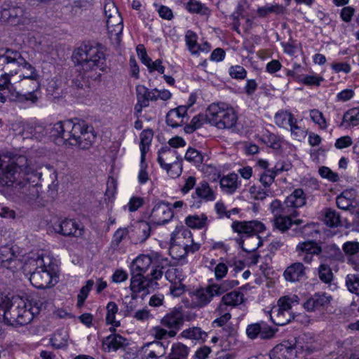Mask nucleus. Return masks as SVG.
Instances as JSON below:
<instances>
[{
	"label": "nucleus",
	"mask_w": 359,
	"mask_h": 359,
	"mask_svg": "<svg viewBox=\"0 0 359 359\" xmlns=\"http://www.w3.org/2000/svg\"><path fill=\"white\" fill-rule=\"evenodd\" d=\"M330 302V297L317 293L304 302L303 306L307 311L312 312L324 308L329 304Z\"/></svg>",
	"instance_id": "25"
},
{
	"label": "nucleus",
	"mask_w": 359,
	"mask_h": 359,
	"mask_svg": "<svg viewBox=\"0 0 359 359\" xmlns=\"http://www.w3.org/2000/svg\"><path fill=\"white\" fill-rule=\"evenodd\" d=\"M19 74V77L32 81L34 88H38L39 74L36 69L28 63L17 50L9 48L0 50V77H11Z\"/></svg>",
	"instance_id": "3"
},
{
	"label": "nucleus",
	"mask_w": 359,
	"mask_h": 359,
	"mask_svg": "<svg viewBox=\"0 0 359 359\" xmlns=\"http://www.w3.org/2000/svg\"><path fill=\"white\" fill-rule=\"evenodd\" d=\"M68 332L65 329L57 330L50 339V343L55 348H61L67 346Z\"/></svg>",
	"instance_id": "38"
},
{
	"label": "nucleus",
	"mask_w": 359,
	"mask_h": 359,
	"mask_svg": "<svg viewBox=\"0 0 359 359\" xmlns=\"http://www.w3.org/2000/svg\"><path fill=\"white\" fill-rule=\"evenodd\" d=\"M289 126L290 128L291 135L294 139L300 141L306 137L307 132L297 125L296 118L292 121V123H290Z\"/></svg>",
	"instance_id": "61"
},
{
	"label": "nucleus",
	"mask_w": 359,
	"mask_h": 359,
	"mask_svg": "<svg viewBox=\"0 0 359 359\" xmlns=\"http://www.w3.org/2000/svg\"><path fill=\"white\" fill-rule=\"evenodd\" d=\"M186 8L191 13H198L201 15H208V13L207 7L196 0H189L186 5Z\"/></svg>",
	"instance_id": "57"
},
{
	"label": "nucleus",
	"mask_w": 359,
	"mask_h": 359,
	"mask_svg": "<svg viewBox=\"0 0 359 359\" xmlns=\"http://www.w3.org/2000/svg\"><path fill=\"white\" fill-rule=\"evenodd\" d=\"M184 322V311L180 308H175L161 320V324L170 330L176 332L182 327Z\"/></svg>",
	"instance_id": "18"
},
{
	"label": "nucleus",
	"mask_w": 359,
	"mask_h": 359,
	"mask_svg": "<svg viewBox=\"0 0 359 359\" xmlns=\"http://www.w3.org/2000/svg\"><path fill=\"white\" fill-rule=\"evenodd\" d=\"M180 335L186 339L205 341L208 337V333L202 330L199 327H193L183 330Z\"/></svg>",
	"instance_id": "37"
},
{
	"label": "nucleus",
	"mask_w": 359,
	"mask_h": 359,
	"mask_svg": "<svg viewBox=\"0 0 359 359\" xmlns=\"http://www.w3.org/2000/svg\"><path fill=\"white\" fill-rule=\"evenodd\" d=\"M128 344L127 339L117 334H112L102 340V348L104 351H116Z\"/></svg>",
	"instance_id": "26"
},
{
	"label": "nucleus",
	"mask_w": 359,
	"mask_h": 359,
	"mask_svg": "<svg viewBox=\"0 0 359 359\" xmlns=\"http://www.w3.org/2000/svg\"><path fill=\"white\" fill-rule=\"evenodd\" d=\"M151 226L149 222L141 221L135 226V233L137 234V243L144 242L150 236Z\"/></svg>",
	"instance_id": "45"
},
{
	"label": "nucleus",
	"mask_w": 359,
	"mask_h": 359,
	"mask_svg": "<svg viewBox=\"0 0 359 359\" xmlns=\"http://www.w3.org/2000/svg\"><path fill=\"white\" fill-rule=\"evenodd\" d=\"M322 246L314 241L303 242L297 246V251L300 252H307L312 256L321 255Z\"/></svg>",
	"instance_id": "39"
},
{
	"label": "nucleus",
	"mask_w": 359,
	"mask_h": 359,
	"mask_svg": "<svg viewBox=\"0 0 359 359\" xmlns=\"http://www.w3.org/2000/svg\"><path fill=\"white\" fill-rule=\"evenodd\" d=\"M270 318L275 325L283 326L289 323L292 320H294V316L291 311L275 306L271 311Z\"/></svg>",
	"instance_id": "29"
},
{
	"label": "nucleus",
	"mask_w": 359,
	"mask_h": 359,
	"mask_svg": "<svg viewBox=\"0 0 359 359\" xmlns=\"http://www.w3.org/2000/svg\"><path fill=\"white\" fill-rule=\"evenodd\" d=\"M184 158L194 165H199L203 162V156L195 149L189 148L184 156Z\"/></svg>",
	"instance_id": "64"
},
{
	"label": "nucleus",
	"mask_w": 359,
	"mask_h": 359,
	"mask_svg": "<svg viewBox=\"0 0 359 359\" xmlns=\"http://www.w3.org/2000/svg\"><path fill=\"white\" fill-rule=\"evenodd\" d=\"M165 276L171 283L178 284L184 279L182 269L178 267H171L165 272Z\"/></svg>",
	"instance_id": "51"
},
{
	"label": "nucleus",
	"mask_w": 359,
	"mask_h": 359,
	"mask_svg": "<svg viewBox=\"0 0 359 359\" xmlns=\"http://www.w3.org/2000/svg\"><path fill=\"white\" fill-rule=\"evenodd\" d=\"M104 9L107 18L106 27L109 37L116 42H119L123 28L122 18L114 3L111 0L105 3Z\"/></svg>",
	"instance_id": "8"
},
{
	"label": "nucleus",
	"mask_w": 359,
	"mask_h": 359,
	"mask_svg": "<svg viewBox=\"0 0 359 359\" xmlns=\"http://www.w3.org/2000/svg\"><path fill=\"white\" fill-rule=\"evenodd\" d=\"M189 354V348L187 346L178 343L173 344L170 355L177 359H187Z\"/></svg>",
	"instance_id": "58"
},
{
	"label": "nucleus",
	"mask_w": 359,
	"mask_h": 359,
	"mask_svg": "<svg viewBox=\"0 0 359 359\" xmlns=\"http://www.w3.org/2000/svg\"><path fill=\"white\" fill-rule=\"evenodd\" d=\"M222 299L229 307H236L244 302V294L239 291H231L224 294Z\"/></svg>",
	"instance_id": "42"
},
{
	"label": "nucleus",
	"mask_w": 359,
	"mask_h": 359,
	"mask_svg": "<svg viewBox=\"0 0 359 359\" xmlns=\"http://www.w3.org/2000/svg\"><path fill=\"white\" fill-rule=\"evenodd\" d=\"M345 282L348 290L359 297V274H348Z\"/></svg>",
	"instance_id": "54"
},
{
	"label": "nucleus",
	"mask_w": 359,
	"mask_h": 359,
	"mask_svg": "<svg viewBox=\"0 0 359 359\" xmlns=\"http://www.w3.org/2000/svg\"><path fill=\"white\" fill-rule=\"evenodd\" d=\"M62 128L60 142L65 144L78 146L81 149L90 147L88 123L79 118L60 121Z\"/></svg>",
	"instance_id": "5"
},
{
	"label": "nucleus",
	"mask_w": 359,
	"mask_h": 359,
	"mask_svg": "<svg viewBox=\"0 0 359 359\" xmlns=\"http://www.w3.org/2000/svg\"><path fill=\"white\" fill-rule=\"evenodd\" d=\"M219 182L222 189L229 194L234 193L239 185L238 183V175L234 173L224 176L221 178Z\"/></svg>",
	"instance_id": "35"
},
{
	"label": "nucleus",
	"mask_w": 359,
	"mask_h": 359,
	"mask_svg": "<svg viewBox=\"0 0 359 359\" xmlns=\"http://www.w3.org/2000/svg\"><path fill=\"white\" fill-rule=\"evenodd\" d=\"M46 308V302L38 296L27 301L17 299L13 302L7 296L0 295V316L10 325H27Z\"/></svg>",
	"instance_id": "1"
},
{
	"label": "nucleus",
	"mask_w": 359,
	"mask_h": 359,
	"mask_svg": "<svg viewBox=\"0 0 359 359\" xmlns=\"http://www.w3.org/2000/svg\"><path fill=\"white\" fill-rule=\"evenodd\" d=\"M231 229L233 232L238 233V238H242L250 236L254 233H262L266 230L264 224L257 220L234 221L231 224Z\"/></svg>",
	"instance_id": "13"
},
{
	"label": "nucleus",
	"mask_w": 359,
	"mask_h": 359,
	"mask_svg": "<svg viewBox=\"0 0 359 359\" xmlns=\"http://www.w3.org/2000/svg\"><path fill=\"white\" fill-rule=\"evenodd\" d=\"M322 249L320 259L323 261L344 262V255L336 244L331 243L324 245Z\"/></svg>",
	"instance_id": "23"
},
{
	"label": "nucleus",
	"mask_w": 359,
	"mask_h": 359,
	"mask_svg": "<svg viewBox=\"0 0 359 359\" xmlns=\"http://www.w3.org/2000/svg\"><path fill=\"white\" fill-rule=\"evenodd\" d=\"M305 266L301 262H295L287 266L284 271V277L290 282H297L306 276Z\"/></svg>",
	"instance_id": "27"
},
{
	"label": "nucleus",
	"mask_w": 359,
	"mask_h": 359,
	"mask_svg": "<svg viewBox=\"0 0 359 359\" xmlns=\"http://www.w3.org/2000/svg\"><path fill=\"white\" fill-rule=\"evenodd\" d=\"M170 204L163 201L158 202L149 215L150 222L156 225H163L168 222L173 217Z\"/></svg>",
	"instance_id": "14"
},
{
	"label": "nucleus",
	"mask_w": 359,
	"mask_h": 359,
	"mask_svg": "<svg viewBox=\"0 0 359 359\" xmlns=\"http://www.w3.org/2000/svg\"><path fill=\"white\" fill-rule=\"evenodd\" d=\"M157 160L161 168L181 162L177 150L169 147H163L158 151Z\"/></svg>",
	"instance_id": "22"
},
{
	"label": "nucleus",
	"mask_w": 359,
	"mask_h": 359,
	"mask_svg": "<svg viewBox=\"0 0 359 359\" xmlns=\"http://www.w3.org/2000/svg\"><path fill=\"white\" fill-rule=\"evenodd\" d=\"M275 177L276 175L273 172L272 170H263L259 174V180L262 186L266 189L272 184V183L274 182Z\"/></svg>",
	"instance_id": "63"
},
{
	"label": "nucleus",
	"mask_w": 359,
	"mask_h": 359,
	"mask_svg": "<svg viewBox=\"0 0 359 359\" xmlns=\"http://www.w3.org/2000/svg\"><path fill=\"white\" fill-rule=\"evenodd\" d=\"M90 47L85 44L76 48L73 54V60L76 65H80L83 69H90L89 55Z\"/></svg>",
	"instance_id": "33"
},
{
	"label": "nucleus",
	"mask_w": 359,
	"mask_h": 359,
	"mask_svg": "<svg viewBox=\"0 0 359 359\" xmlns=\"http://www.w3.org/2000/svg\"><path fill=\"white\" fill-rule=\"evenodd\" d=\"M106 52V46L100 43L91 45V70L99 69L104 72L108 68Z\"/></svg>",
	"instance_id": "17"
},
{
	"label": "nucleus",
	"mask_w": 359,
	"mask_h": 359,
	"mask_svg": "<svg viewBox=\"0 0 359 359\" xmlns=\"http://www.w3.org/2000/svg\"><path fill=\"white\" fill-rule=\"evenodd\" d=\"M305 203L306 196L304 191L302 189H296L286 198L284 203L282 205L290 209L294 210V208L302 207Z\"/></svg>",
	"instance_id": "30"
},
{
	"label": "nucleus",
	"mask_w": 359,
	"mask_h": 359,
	"mask_svg": "<svg viewBox=\"0 0 359 359\" xmlns=\"http://www.w3.org/2000/svg\"><path fill=\"white\" fill-rule=\"evenodd\" d=\"M206 118L218 129L231 128L237 122L234 109L224 102L211 104L206 110Z\"/></svg>",
	"instance_id": "6"
},
{
	"label": "nucleus",
	"mask_w": 359,
	"mask_h": 359,
	"mask_svg": "<svg viewBox=\"0 0 359 359\" xmlns=\"http://www.w3.org/2000/svg\"><path fill=\"white\" fill-rule=\"evenodd\" d=\"M19 176L16 175L14 185L15 190L22 194V197L28 202L33 201L39 196V182L42 173L27 160L19 168Z\"/></svg>",
	"instance_id": "4"
},
{
	"label": "nucleus",
	"mask_w": 359,
	"mask_h": 359,
	"mask_svg": "<svg viewBox=\"0 0 359 359\" xmlns=\"http://www.w3.org/2000/svg\"><path fill=\"white\" fill-rule=\"evenodd\" d=\"M1 79L4 80V82L0 83V102L5 103L8 97H10L11 99L15 98V90L8 78L2 76L0 77V79Z\"/></svg>",
	"instance_id": "36"
},
{
	"label": "nucleus",
	"mask_w": 359,
	"mask_h": 359,
	"mask_svg": "<svg viewBox=\"0 0 359 359\" xmlns=\"http://www.w3.org/2000/svg\"><path fill=\"white\" fill-rule=\"evenodd\" d=\"M321 219L326 226L330 228L341 226L339 213L330 208H325L321 211Z\"/></svg>",
	"instance_id": "31"
},
{
	"label": "nucleus",
	"mask_w": 359,
	"mask_h": 359,
	"mask_svg": "<svg viewBox=\"0 0 359 359\" xmlns=\"http://www.w3.org/2000/svg\"><path fill=\"white\" fill-rule=\"evenodd\" d=\"M319 278L325 283H329L332 280L333 273L330 267L324 263H322L318 268Z\"/></svg>",
	"instance_id": "59"
},
{
	"label": "nucleus",
	"mask_w": 359,
	"mask_h": 359,
	"mask_svg": "<svg viewBox=\"0 0 359 359\" xmlns=\"http://www.w3.org/2000/svg\"><path fill=\"white\" fill-rule=\"evenodd\" d=\"M23 269L29 273V280L36 288H48L58 282L57 265L49 255L30 257Z\"/></svg>",
	"instance_id": "2"
},
{
	"label": "nucleus",
	"mask_w": 359,
	"mask_h": 359,
	"mask_svg": "<svg viewBox=\"0 0 359 359\" xmlns=\"http://www.w3.org/2000/svg\"><path fill=\"white\" fill-rule=\"evenodd\" d=\"M206 121H208L206 114L205 115H196L191 119V123L184 127V131L187 133H192L196 129L201 128Z\"/></svg>",
	"instance_id": "52"
},
{
	"label": "nucleus",
	"mask_w": 359,
	"mask_h": 359,
	"mask_svg": "<svg viewBox=\"0 0 359 359\" xmlns=\"http://www.w3.org/2000/svg\"><path fill=\"white\" fill-rule=\"evenodd\" d=\"M270 210L273 215V225L275 228L285 232L292 224L291 217L297 215L295 210L290 209L282 205L281 202L278 200H273L270 205Z\"/></svg>",
	"instance_id": "9"
},
{
	"label": "nucleus",
	"mask_w": 359,
	"mask_h": 359,
	"mask_svg": "<svg viewBox=\"0 0 359 359\" xmlns=\"http://www.w3.org/2000/svg\"><path fill=\"white\" fill-rule=\"evenodd\" d=\"M156 255L158 257V261H152V269L149 274L150 277L156 281L161 278L163 274V270L170 265V262L167 257H163L161 253L156 252Z\"/></svg>",
	"instance_id": "32"
},
{
	"label": "nucleus",
	"mask_w": 359,
	"mask_h": 359,
	"mask_svg": "<svg viewBox=\"0 0 359 359\" xmlns=\"http://www.w3.org/2000/svg\"><path fill=\"white\" fill-rule=\"evenodd\" d=\"M54 229L57 233H59L65 236H71L79 238L81 237L83 234V229L80 228L79 226L72 219H65L55 224Z\"/></svg>",
	"instance_id": "20"
},
{
	"label": "nucleus",
	"mask_w": 359,
	"mask_h": 359,
	"mask_svg": "<svg viewBox=\"0 0 359 359\" xmlns=\"http://www.w3.org/2000/svg\"><path fill=\"white\" fill-rule=\"evenodd\" d=\"M344 123H347L348 126H358L359 124V109L352 108L345 112L341 125Z\"/></svg>",
	"instance_id": "55"
},
{
	"label": "nucleus",
	"mask_w": 359,
	"mask_h": 359,
	"mask_svg": "<svg viewBox=\"0 0 359 359\" xmlns=\"http://www.w3.org/2000/svg\"><path fill=\"white\" fill-rule=\"evenodd\" d=\"M187 115V106H180L170 109L166 115V123L172 128H177L184 123V118Z\"/></svg>",
	"instance_id": "21"
},
{
	"label": "nucleus",
	"mask_w": 359,
	"mask_h": 359,
	"mask_svg": "<svg viewBox=\"0 0 359 359\" xmlns=\"http://www.w3.org/2000/svg\"><path fill=\"white\" fill-rule=\"evenodd\" d=\"M285 7L280 4H266L257 8V13L261 18H264L269 13L277 15L283 14L285 12Z\"/></svg>",
	"instance_id": "46"
},
{
	"label": "nucleus",
	"mask_w": 359,
	"mask_h": 359,
	"mask_svg": "<svg viewBox=\"0 0 359 359\" xmlns=\"http://www.w3.org/2000/svg\"><path fill=\"white\" fill-rule=\"evenodd\" d=\"M208 217L205 215H190L186 218L185 222L189 227L201 229L205 226Z\"/></svg>",
	"instance_id": "50"
},
{
	"label": "nucleus",
	"mask_w": 359,
	"mask_h": 359,
	"mask_svg": "<svg viewBox=\"0 0 359 359\" xmlns=\"http://www.w3.org/2000/svg\"><path fill=\"white\" fill-rule=\"evenodd\" d=\"M295 118L294 115L287 110H280L276 113L274 120L276 124L280 128H286Z\"/></svg>",
	"instance_id": "43"
},
{
	"label": "nucleus",
	"mask_w": 359,
	"mask_h": 359,
	"mask_svg": "<svg viewBox=\"0 0 359 359\" xmlns=\"http://www.w3.org/2000/svg\"><path fill=\"white\" fill-rule=\"evenodd\" d=\"M154 133L151 130H144L140 133V148L141 151V158L145 159L146 154L148 151L151 142L152 141Z\"/></svg>",
	"instance_id": "40"
},
{
	"label": "nucleus",
	"mask_w": 359,
	"mask_h": 359,
	"mask_svg": "<svg viewBox=\"0 0 359 359\" xmlns=\"http://www.w3.org/2000/svg\"><path fill=\"white\" fill-rule=\"evenodd\" d=\"M191 237V231L187 229L181 232L172 233L170 238V254L175 259H180L186 257L188 252L197 251L200 247L198 244L189 245L188 242L185 243L182 241Z\"/></svg>",
	"instance_id": "7"
},
{
	"label": "nucleus",
	"mask_w": 359,
	"mask_h": 359,
	"mask_svg": "<svg viewBox=\"0 0 359 359\" xmlns=\"http://www.w3.org/2000/svg\"><path fill=\"white\" fill-rule=\"evenodd\" d=\"M259 338L261 339H271L274 337L278 330L273 328L264 322H260Z\"/></svg>",
	"instance_id": "60"
},
{
	"label": "nucleus",
	"mask_w": 359,
	"mask_h": 359,
	"mask_svg": "<svg viewBox=\"0 0 359 359\" xmlns=\"http://www.w3.org/2000/svg\"><path fill=\"white\" fill-rule=\"evenodd\" d=\"M136 96L137 103L135 105L134 109L136 114L138 116L143 109L149 104V98L147 96V88L142 85H138L136 86Z\"/></svg>",
	"instance_id": "34"
},
{
	"label": "nucleus",
	"mask_w": 359,
	"mask_h": 359,
	"mask_svg": "<svg viewBox=\"0 0 359 359\" xmlns=\"http://www.w3.org/2000/svg\"><path fill=\"white\" fill-rule=\"evenodd\" d=\"M0 264L2 267L15 271L24 268L22 260L15 253L13 249L8 246L0 248Z\"/></svg>",
	"instance_id": "15"
},
{
	"label": "nucleus",
	"mask_w": 359,
	"mask_h": 359,
	"mask_svg": "<svg viewBox=\"0 0 359 359\" xmlns=\"http://www.w3.org/2000/svg\"><path fill=\"white\" fill-rule=\"evenodd\" d=\"M294 346L289 341H283L276 345L270 352L271 359H292L294 355Z\"/></svg>",
	"instance_id": "24"
},
{
	"label": "nucleus",
	"mask_w": 359,
	"mask_h": 359,
	"mask_svg": "<svg viewBox=\"0 0 359 359\" xmlns=\"http://www.w3.org/2000/svg\"><path fill=\"white\" fill-rule=\"evenodd\" d=\"M195 194L199 198L206 201H213L215 199L214 192L206 182H202L199 184L196 189Z\"/></svg>",
	"instance_id": "44"
},
{
	"label": "nucleus",
	"mask_w": 359,
	"mask_h": 359,
	"mask_svg": "<svg viewBox=\"0 0 359 359\" xmlns=\"http://www.w3.org/2000/svg\"><path fill=\"white\" fill-rule=\"evenodd\" d=\"M106 320L108 324L112 325L114 327L120 326V322L115 320V315L118 311V306L114 302H110L107 306Z\"/></svg>",
	"instance_id": "56"
},
{
	"label": "nucleus",
	"mask_w": 359,
	"mask_h": 359,
	"mask_svg": "<svg viewBox=\"0 0 359 359\" xmlns=\"http://www.w3.org/2000/svg\"><path fill=\"white\" fill-rule=\"evenodd\" d=\"M27 158L24 156H19L14 162H8L0 156V187H10L14 185L16 175L19 176V168L27 163Z\"/></svg>",
	"instance_id": "10"
},
{
	"label": "nucleus",
	"mask_w": 359,
	"mask_h": 359,
	"mask_svg": "<svg viewBox=\"0 0 359 359\" xmlns=\"http://www.w3.org/2000/svg\"><path fill=\"white\" fill-rule=\"evenodd\" d=\"M158 257L156 252H151L148 255H140L131 264L132 275L143 276L151 266L152 261L156 262Z\"/></svg>",
	"instance_id": "16"
},
{
	"label": "nucleus",
	"mask_w": 359,
	"mask_h": 359,
	"mask_svg": "<svg viewBox=\"0 0 359 359\" xmlns=\"http://www.w3.org/2000/svg\"><path fill=\"white\" fill-rule=\"evenodd\" d=\"M238 285V281L236 280H226L220 283H212L215 288V294L218 296L226 292Z\"/></svg>",
	"instance_id": "48"
},
{
	"label": "nucleus",
	"mask_w": 359,
	"mask_h": 359,
	"mask_svg": "<svg viewBox=\"0 0 359 359\" xmlns=\"http://www.w3.org/2000/svg\"><path fill=\"white\" fill-rule=\"evenodd\" d=\"M235 241L242 250L247 252H254L262 245V241L259 233H254L245 238H236Z\"/></svg>",
	"instance_id": "28"
},
{
	"label": "nucleus",
	"mask_w": 359,
	"mask_h": 359,
	"mask_svg": "<svg viewBox=\"0 0 359 359\" xmlns=\"http://www.w3.org/2000/svg\"><path fill=\"white\" fill-rule=\"evenodd\" d=\"M215 288L212 284L205 287H201L193 293V304L195 307L203 308L210 304L213 297L218 296L215 294Z\"/></svg>",
	"instance_id": "19"
},
{
	"label": "nucleus",
	"mask_w": 359,
	"mask_h": 359,
	"mask_svg": "<svg viewBox=\"0 0 359 359\" xmlns=\"http://www.w3.org/2000/svg\"><path fill=\"white\" fill-rule=\"evenodd\" d=\"M185 41L188 49L192 54H196L201 50L197 43V35L193 31L189 30L185 35Z\"/></svg>",
	"instance_id": "53"
},
{
	"label": "nucleus",
	"mask_w": 359,
	"mask_h": 359,
	"mask_svg": "<svg viewBox=\"0 0 359 359\" xmlns=\"http://www.w3.org/2000/svg\"><path fill=\"white\" fill-rule=\"evenodd\" d=\"M299 301V298L296 294L283 296L278 299L276 307L290 311L292 306L298 304Z\"/></svg>",
	"instance_id": "47"
},
{
	"label": "nucleus",
	"mask_w": 359,
	"mask_h": 359,
	"mask_svg": "<svg viewBox=\"0 0 359 359\" xmlns=\"http://www.w3.org/2000/svg\"><path fill=\"white\" fill-rule=\"evenodd\" d=\"M311 119L316 123L319 126L321 129H326L327 122L326 120L321 111L318 109H311L309 111Z\"/></svg>",
	"instance_id": "62"
},
{
	"label": "nucleus",
	"mask_w": 359,
	"mask_h": 359,
	"mask_svg": "<svg viewBox=\"0 0 359 359\" xmlns=\"http://www.w3.org/2000/svg\"><path fill=\"white\" fill-rule=\"evenodd\" d=\"M60 126V121L53 125H48L46 127L38 126L39 132L45 131L46 134H48V137L56 142V144H60L61 130H62Z\"/></svg>",
	"instance_id": "41"
},
{
	"label": "nucleus",
	"mask_w": 359,
	"mask_h": 359,
	"mask_svg": "<svg viewBox=\"0 0 359 359\" xmlns=\"http://www.w3.org/2000/svg\"><path fill=\"white\" fill-rule=\"evenodd\" d=\"M1 18L11 25L25 24L28 21L25 8L11 1H5L1 6Z\"/></svg>",
	"instance_id": "11"
},
{
	"label": "nucleus",
	"mask_w": 359,
	"mask_h": 359,
	"mask_svg": "<svg viewBox=\"0 0 359 359\" xmlns=\"http://www.w3.org/2000/svg\"><path fill=\"white\" fill-rule=\"evenodd\" d=\"M342 250L347 258V263L359 253V242L346 241L342 245Z\"/></svg>",
	"instance_id": "49"
},
{
	"label": "nucleus",
	"mask_w": 359,
	"mask_h": 359,
	"mask_svg": "<svg viewBox=\"0 0 359 359\" xmlns=\"http://www.w3.org/2000/svg\"><path fill=\"white\" fill-rule=\"evenodd\" d=\"M158 285L156 281H154L148 276L132 275L130 288L133 298H137L138 294H141L142 297L149 294Z\"/></svg>",
	"instance_id": "12"
}]
</instances>
